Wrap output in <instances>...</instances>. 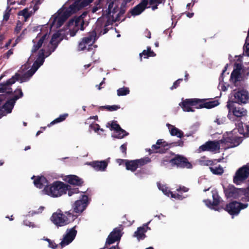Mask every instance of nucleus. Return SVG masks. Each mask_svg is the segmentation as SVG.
<instances>
[{
	"instance_id": "c9c22d12",
	"label": "nucleus",
	"mask_w": 249,
	"mask_h": 249,
	"mask_svg": "<svg viewBox=\"0 0 249 249\" xmlns=\"http://www.w3.org/2000/svg\"><path fill=\"white\" fill-rule=\"evenodd\" d=\"M210 171L215 175H221L224 172L223 168L220 165L213 166L209 167Z\"/></svg>"
},
{
	"instance_id": "09e8293b",
	"label": "nucleus",
	"mask_w": 249,
	"mask_h": 249,
	"mask_svg": "<svg viewBox=\"0 0 249 249\" xmlns=\"http://www.w3.org/2000/svg\"><path fill=\"white\" fill-rule=\"evenodd\" d=\"M23 224L26 226H28L29 227L34 228L36 227L35 225L32 223L31 222H30L28 220H24L23 221Z\"/></svg>"
},
{
	"instance_id": "ea45409f",
	"label": "nucleus",
	"mask_w": 249,
	"mask_h": 249,
	"mask_svg": "<svg viewBox=\"0 0 249 249\" xmlns=\"http://www.w3.org/2000/svg\"><path fill=\"white\" fill-rule=\"evenodd\" d=\"M227 119L225 116L222 115H218L214 120V123H216L218 125L224 124L226 123Z\"/></svg>"
},
{
	"instance_id": "473e14b6",
	"label": "nucleus",
	"mask_w": 249,
	"mask_h": 249,
	"mask_svg": "<svg viewBox=\"0 0 249 249\" xmlns=\"http://www.w3.org/2000/svg\"><path fill=\"white\" fill-rule=\"evenodd\" d=\"M219 105L217 101H209L204 104H199V107H197V108H212Z\"/></svg>"
},
{
	"instance_id": "7c9ffc66",
	"label": "nucleus",
	"mask_w": 249,
	"mask_h": 249,
	"mask_svg": "<svg viewBox=\"0 0 249 249\" xmlns=\"http://www.w3.org/2000/svg\"><path fill=\"white\" fill-rule=\"evenodd\" d=\"M65 180L70 184L74 185H80L83 183L82 180L75 175H69L65 178Z\"/></svg>"
},
{
	"instance_id": "7ed1b4c3",
	"label": "nucleus",
	"mask_w": 249,
	"mask_h": 249,
	"mask_svg": "<svg viewBox=\"0 0 249 249\" xmlns=\"http://www.w3.org/2000/svg\"><path fill=\"white\" fill-rule=\"evenodd\" d=\"M93 0H68L65 4L50 18L49 21L50 28H59L72 14L87 6Z\"/></svg>"
},
{
	"instance_id": "864d4df0",
	"label": "nucleus",
	"mask_w": 249,
	"mask_h": 249,
	"mask_svg": "<svg viewBox=\"0 0 249 249\" xmlns=\"http://www.w3.org/2000/svg\"><path fill=\"white\" fill-rule=\"evenodd\" d=\"M46 240H47L49 242V246L50 248L52 249H55L56 247H57V246L56 245L55 243H53V242H51L50 239H46Z\"/></svg>"
},
{
	"instance_id": "4468645a",
	"label": "nucleus",
	"mask_w": 249,
	"mask_h": 249,
	"mask_svg": "<svg viewBox=\"0 0 249 249\" xmlns=\"http://www.w3.org/2000/svg\"><path fill=\"white\" fill-rule=\"evenodd\" d=\"M89 203L87 196L82 195L79 199L72 205L73 211L76 213H82L87 207Z\"/></svg>"
},
{
	"instance_id": "052dcab7",
	"label": "nucleus",
	"mask_w": 249,
	"mask_h": 249,
	"mask_svg": "<svg viewBox=\"0 0 249 249\" xmlns=\"http://www.w3.org/2000/svg\"><path fill=\"white\" fill-rule=\"evenodd\" d=\"M12 54H13V51L12 50H9L6 53L7 57L8 58L9 57V56Z\"/></svg>"
},
{
	"instance_id": "e2e57ef3",
	"label": "nucleus",
	"mask_w": 249,
	"mask_h": 249,
	"mask_svg": "<svg viewBox=\"0 0 249 249\" xmlns=\"http://www.w3.org/2000/svg\"><path fill=\"white\" fill-rule=\"evenodd\" d=\"M165 216L164 215H163L162 214H159V215H155V217H157L159 219H161V217H164Z\"/></svg>"
},
{
	"instance_id": "20e7f679",
	"label": "nucleus",
	"mask_w": 249,
	"mask_h": 249,
	"mask_svg": "<svg viewBox=\"0 0 249 249\" xmlns=\"http://www.w3.org/2000/svg\"><path fill=\"white\" fill-rule=\"evenodd\" d=\"M68 185L62 182L55 181L50 185L44 188L42 193L52 197H58L67 193Z\"/></svg>"
},
{
	"instance_id": "6e6552de",
	"label": "nucleus",
	"mask_w": 249,
	"mask_h": 249,
	"mask_svg": "<svg viewBox=\"0 0 249 249\" xmlns=\"http://www.w3.org/2000/svg\"><path fill=\"white\" fill-rule=\"evenodd\" d=\"M227 107L229 109L228 118L232 121H234V117L241 118L247 115V111L246 109L241 107H235L233 102L229 100L227 102Z\"/></svg>"
},
{
	"instance_id": "338daca9",
	"label": "nucleus",
	"mask_w": 249,
	"mask_h": 249,
	"mask_svg": "<svg viewBox=\"0 0 249 249\" xmlns=\"http://www.w3.org/2000/svg\"><path fill=\"white\" fill-rule=\"evenodd\" d=\"M183 142L182 141H179L178 142V145L182 146L183 145Z\"/></svg>"
},
{
	"instance_id": "5fc2aeb1",
	"label": "nucleus",
	"mask_w": 249,
	"mask_h": 249,
	"mask_svg": "<svg viewBox=\"0 0 249 249\" xmlns=\"http://www.w3.org/2000/svg\"><path fill=\"white\" fill-rule=\"evenodd\" d=\"M178 192L182 191L183 192H187L188 191V189L185 187H179L177 189Z\"/></svg>"
},
{
	"instance_id": "58836bf2",
	"label": "nucleus",
	"mask_w": 249,
	"mask_h": 249,
	"mask_svg": "<svg viewBox=\"0 0 249 249\" xmlns=\"http://www.w3.org/2000/svg\"><path fill=\"white\" fill-rule=\"evenodd\" d=\"M129 89L127 87L119 88L117 90V94L119 96H125L129 93Z\"/></svg>"
},
{
	"instance_id": "393cba45",
	"label": "nucleus",
	"mask_w": 249,
	"mask_h": 249,
	"mask_svg": "<svg viewBox=\"0 0 249 249\" xmlns=\"http://www.w3.org/2000/svg\"><path fill=\"white\" fill-rule=\"evenodd\" d=\"M157 185L159 189L161 190L164 195L168 196H169L170 195H171V197L178 200H182L183 198L186 197V196H182L179 194H173L169 190H168V188L164 185L158 183Z\"/></svg>"
},
{
	"instance_id": "4c0bfd02",
	"label": "nucleus",
	"mask_w": 249,
	"mask_h": 249,
	"mask_svg": "<svg viewBox=\"0 0 249 249\" xmlns=\"http://www.w3.org/2000/svg\"><path fill=\"white\" fill-rule=\"evenodd\" d=\"M242 201H249V186L246 188H242Z\"/></svg>"
},
{
	"instance_id": "aec40b11",
	"label": "nucleus",
	"mask_w": 249,
	"mask_h": 249,
	"mask_svg": "<svg viewBox=\"0 0 249 249\" xmlns=\"http://www.w3.org/2000/svg\"><path fill=\"white\" fill-rule=\"evenodd\" d=\"M212 196L213 198V203L209 200H204L205 204L210 208L213 209L215 211H219L220 209L217 207V206L220 204L221 198L217 194V192L215 190L212 191Z\"/></svg>"
},
{
	"instance_id": "f257e3e1",
	"label": "nucleus",
	"mask_w": 249,
	"mask_h": 249,
	"mask_svg": "<svg viewBox=\"0 0 249 249\" xmlns=\"http://www.w3.org/2000/svg\"><path fill=\"white\" fill-rule=\"evenodd\" d=\"M47 28L45 25L38 26L33 28V32H39L32 42L33 46L31 50V54L28 61H32L36 59L32 68L22 76L18 73H16L11 78L8 80L6 83L0 84V93H10L12 92L11 86L16 81L20 83L26 82L33 76L38 69L43 65L45 58L48 57L53 52L58 45L57 38L59 36H63L62 31L53 35L51 40L50 32L48 30L44 31Z\"/></svg>"
},
{
	"instance_id": "a19ab883",
	"label": "nucleus",
	"mask_w": 249,
	"mask_h": 249,
	"mask_svg": "<svg viewBox=\"0 0 249 249\" xmlns=\"http://www.w3.org/2000/svg\"><path fill=\"white\" fill-rule=\"evenodd\" d=\"M89 127L90 129L93 130L95 132L97 133L99 135H101V132L104 131V130L100 128L99 125L97 124H90Z\"/></svg>"
},
{
	"instance_id": "a18cd8bd",
	"label": "nucleus",
	"mask_w": 249,
	"mask_h": 249,
	"mask_svg": "<svg viewBox=\"0 0 249 249\" xmlns=\"http://www.w3.org/2000/svg\"><path fill=\"white\" fill-rule=\"evenodd\" d=\"M10 11L11 9H9V7H7L3 15V20L7 21L9 19Z\"/></svg>"
},
{
	"instance_id": "bb28decb",
	"label": "nucleus",
	"mask_w": 249,
	"mask_h": 249,
	"mask_svg": "<svg viewBox=\"0 0 249 249\" xmlns=\"http://www.w3.org/2000/svg\"><path fill=\"white\" fill-rule=\"evenodd\" d=\"M148 0H142L141 2L134 7L131 11V15L136 16L141 14L146 8Z\"/></svg>"
},
{
	"instance_id": "c85d7f7f",
	"label": "nucleus",
	"mask_w": 249,
	"mask_h": 249,
	"mask_svg": "<svg viewBox=\"0 0 249 249\" xmlns=\"http://www.w3.org/2000/svg\"><path fill=\"white\" fill-rule=\"evenodd\" d=\"M150 222V221L144 224L143 226L138 228L137 230L134 232V236L137 237L138 240L144 239L145 237V233L148 229H150L148 227Z\"/></svg>"
},
{
	"instance_id": "412c9836",
	"label": "nucleus",
	"mask_w": 249,
	"mask_h": 249,
	"mask_svg": "<svg viewBox=\"0 0 249 249\" xmlns=\"http://www.w3.org/2000/svg\"><path fill=\"white\" fill-rule=\"evenodd\" d=\"M170 163L178 167L191 168L192 165L187 159L181 156H177L170 160Z\"/></svg>"
},
{
	"instance_id": "f03ea898",
	"label": "nucleus",
	"mask_w": 249,
	"mask_h": 249,
	"mask_svg": "<svg viewBox=\"0 0 249 249\" xmlns=\"http://www.w3.org/2000/svg\"><path fill=\"white\" fill-rule=\"evenodd\" d=\"M107 4V13L98 18L93 31L89 33L91 35H94L96 39L102 35L107 33L109 30L108 26L113 22L124 20V18L121 19V16L125 11L124 7H122L119 9L118 1L116 0H110L108 1Z\"/></svg>"
},
{
	"instance_id": "680f3d73",
	"label": "nucleus",
	"mask_w": 249,
	"mask_h": 249,
	"mask_svg": "<svg viewBox=\"0 0 249 249\" xmlns=\"http://www.w3.org/2000/svg\"><path fill=\"white\" fill-rule=\"evenodd\" d=\"M44 209V207H40L39 209H38V211L37 212H34V213H41Z\"/></svg>"
},
{
	"instance_id": "8fccbe9b",
	"label": "nucleus",
	"mask_w": 249,
	"mask_h": 249,
	"mask_svg": "<svg viewBox=\"0 0 249 249\" xmlns=\"http://www.w3.org/2000/svg\"><path fill=\"white\" fill-rule=\"evenodd\" d=\"M101 8L102 5L101 3H99L92 8V12L93 13H96L99 9H100Z\"/></svg>"
},
{
	"instance_id": "5701e85b",
	"label": "nucleus",
	"mask_w": 249,
	"mask_h": 249,
	"mask_svg": "<svg viewBox=\"0 0 249 249\" xmlns=\"http://www.w3.org/2000/svg\"><path fill=\"white\" fill-rule=\"evenodd\" d=\"M110 127L111 130H114L112 134V136L114 138L122 139L128 134L124 130L121 128L120 125L115 122L111 123Z\"/></svg>"
},
{
	"instance_id": "9b49d317",
	"label": "nucleus",
	"mask_w": 249,
	"mask_h": 249,
	"mask_svg": "<svg viewBox=\"0 0 249 249\" xmlns=\"http://www.w3.org/2000/svg\"><path fill=\"white\" fill-rule=\"evenodd\" d=\"M248 206V203H242L235 201L228 204L226 210L233 217L234 216L237 215L241 210L247 208Z\"/></svg>"
},
{
	"instance_id": "6ab92c4d",
	"label": "nucleus",
	"mask_w": 249,
	"mask_h": 249,
	"mask_svg": "<svg viewBox=\"0 0 249 249\" xmlns=\"http://www.w3.org/2000/svg\"><path fill=\"white\" fill-rule=\"evenodd\" d=\"M202 101V100L199 99H186L180 103L179 106L184 111H194L192 106H195L196 108L197 107H199V103H201Z\"/></svg>"
},
{
	"instance_id": "37998d69",
	"label": "nucleus",
	"mask_w": 249,
	"mask_h": 249,
	"mask_svg": "<svg viewBox=\"0 0 249 249\" xmlns=\"http://www.w3.org/2000/svg\"><path fill=\"white\" fill-rule=\"evenodd\" d=\"M69 187V186L68 185V189L67 191H68L67 194L69 196H71L74 194L78 193L79 190L78 188L70 189Z\"/></svg>"
},
{
	"instance_id": "49530a36",
	"label": "nucleus",
	"mask_w": 249,
	"mask_h": 249,
	"mask_svg": "<svg viewBox=\"0 0 249 249\" xmlns=\"http://www.w3.org/2000/svg\"><path fill=\"white\" fill-rule=\"evenodd\" d=\"M182 81V79H178L174 83L173 86L170 88V89L173 90V89H176L179 86V84Z\"/></svg>"
},
{
	"instance_id": "a878e982",
	"label": "nucleus",
	"mask_w": 249,
	"mask_h": 249,
	"mask_svg": "<svg viewBox=\"0 0 249 249\" xmlns=\"http://www.w3.org/2000/svg\"><path fill=\"white\" fill-rule=\"evenodd\" d=\"M108 160L93 161L88 163L97 171H105L108 165Z\"/></svg>"
},
{
	"instance_id": "39448f33",
	"label": "nucleus",
	"mask_w": 249,
	"mask_h": 249,
	"mask_svg": "<svg viewBox=\"0 0 249 249\" xmlns=\"http://www.w3.org/2000/svg\"><path fill=\"white\" fill-rule=\"evenodd\" d=\"M87 16V12H84L81 16L71 20L68 24L70 36H74L79 30L83 31L88 25V23L85 19Z\"/></svg>"
},
{
	"instance_id": "6e6d98bb",
	"label": "nucleus",
	"mask_w": 249,
	"mask_h": 249,
	"mask_svg": "<svg viewBox=\"0 0 249 249\" xmlns=\"http://www.w3.org/2000/svg\"><path fill=\"white\" fill-rule=\"evenodd\" d=\"M164 142H164L162 139H159L157 141L156 143L157 144L160 146V145H161V144H163V143Z\"/></svg>"
},
{
	"instance_id": "f704fd0d",
	"label": "nucleus",
	"mask_w": 249,
	"mask_h": 249,
	"mask_svg": "<svg viewBox=\"0 0 249 249\" xmlns=\"http://www.w3.org/2000/svg\"><path fill=\"white\" fill-rule=\"evenodd\" d=\"M144 56V58H147L149 57L155 56L156 55L155 53L151 50L150 47H147L146 50H143L142 53H140V57L141 60H142V56Z\"/></svg>"
},
{
	"instance_id": "de8ad7c7",
	"label": "nucleus",
	"mask_w": 249,
	"mask_h": 249,
	"mask_svg": "<svg viewBox=\"0 0 249 249\" xmlns=\"http://www.w3.org/2000/svg\"><path fill=\"white\" fill-rule=\"evenodd\" d=\"M106 108H107L109 111H114L120 108V107L117 105H113V106H107L105 107Z\"/></svg>"
},
{
	"instance_id": "a211bd4d",
	"label": "nucleus",
	"mask_w": 249,
	"mask_h": 249,
	"mask_svg": "<svg viewBox=\"0 0 249 249\" xmlns=\"http://www.w3.org/2000/svg\"><path fill=\"white\" fill-rule=\"evenodd\" d=\"M242 65L240 64H236L235 68L231 73L230 80L234 83L235 86H238V83L244 79L241 74Z\"/></svg>"
},
{
	"instance_id": "3c124183",
	"label": "nucleus",
	"mask_w": 249,
	"mask_h": 249,
	"mask_svg": "<svg viewBox=\"0 0 249 249\" xmlns=\"http://www.w3.org/2000/svg\"><path fill=\"white\" fill-rule=\"evenodd\" d=\"M126 146H127V143H125L123 144H122L121 146H120V150L121 151H122V152L124 154H126Z\"/></svg>"
},
{
	"instance_id": "4be33fe9",
	"label": "nucleus",
	"mask_w": 249,
	"mask_h": 249,
	"mask_svg": "<svg viewBox=\"0 0 249 249\" xmlns=\"http://www.w3.org/2000/svg\"><path fill=\"white\" fill-rule=\"evenodd\" d=\"M122 236V234L120 228H115L108 236L106 244L109 245L114 243L115 242L120 241Z\"/></svg>"
},
{
	"instance_id": "2f4dec72",
	"label": "nucleus",
	"mask_w": 249,
	"mask_h": 249,
	"mask_svg": "<svg viewBox=\"0 0 249 249\" xmlns=\"http://www.w3.org/2000/svg\"><path fill=\"white\" fill-rule=\"evenodd\" d=\"M226 71V67L224 68V69L222 71V73L219 78V85L218 88L220 90L223 91H226L227 90L228 88L229 87V85L224 82V73Z\"/></svg>"
},
{
	"instance_id": "1a4fd4ad",
	"label": "nucleus",
	"mask_w": 249,
	"mask_h": 249,
	"mask_svg": "<svg viewBox=\"0 0 249 249\" xmlns=\"http://www.w3.org/2000/svg\"><path fill=\"white\" fill-rule=\"evenodd\" d=\"M15 93L16 95L14 97L8 100L0 108V117L11 113L16 101L23 96L21 89L16 90Z\"/></svg>"
},
{
	"instance_id": "bf43d9fd",
	"label": "nucleus",
	"mask_w": 249,
	"mask_h": 249,
	"mask_svg": "<svg viewBox=\"0 0 249 249\" xmlns=\"http://www.w3.org/2000/svg\"><path fill=\"white\" fill-rule=\"evenodd\" d=\"M5 98V95H4V94L0 95V106L1 105L2 100H3Z\"/></svg>"
},
{
	"instance_id": "f3484780",
	"label": "nucleus",
	"mask_w": 249,
	"mask_h": 249,
	"mask_svg": "<svg viewBox=\"0 0 249 249\" xmlns=\"http://www.w3.org/2000/svg\"><path fill=\"white\" fill-rule=\"evenodd\" d=\"M96 39L94 38V35H91L90 33L86 37H84L78 45L79 50H84L87 49L90 51L92 49L93 43ZM95 47V46H93Z\"/></svg>"
},
{
	"instance_id": "cd10ccee",
	"label": "nucleus",
	"mask_w": 249,
	"mask_h": 249,
	"mask_svg": "<svg viewBox=\"0 0 249 249\" xmlns=\"http://www.w3.org/2000/svg\"><path fill=\"white\" fill-rule=\"evenodd\" d=\"M32 179H34V184L35 186L39 189L45 188L48 184L47 179L43 176H33Z\"/></svg>"
},
{
	"instance_id": "dca6fc26",
	"label": "nucleus",
	"mask_w": 249,
	"mask_h": 249,
	"mask_svg": "<svg viewBox=\"0 0 249 249\" xmlns=\"http://www.w3.org/2000/svg\"><path fill=\"white\" fill-rule=\"evenodd\" d=\"M242 188H236L232 185H229L224 188L226 196L229 198L238 199L241 200Z\"/></svg>"
},
{
	"instance_id": "0e129e2a",
	"label": "nucleus",
	"mask_w": 249,
	"mask_h": 249,
	"mask_svg": "<svg viewBox=\"0 0 249 249\" xmlns=\"http://www.w3.org/2000/svg\"><path fill=\"white\" fill-rule=\"evenodd\" d=\"M145 34H146L145 36L147 37H148L149 38H150L151 37V33L149 31H147Z\"/></svg>"
},
{
	"instance_id": "ddd939ff",
	"label": "nucleus",
	"mask_w": 249,
	"mask_h": 249,
	"mask_svg": "<svg viewBox=\"0 0 249 249\" xmlns=\"http://www.w3.org/2000/svg\"><path fill=\"white\" fill-rule=\"evenodd\" d=\"M150 160L149 158H145L132 160H126L125 166L127 170L131 172H134L138 168L141 167L142 166L149 162Z\"/></svg>"
},
{
	"instance_id": "69168bd1",
	"label": "nucleus",
	"mask_w": 249,
	"mask_h": 249,
	"mask_svg": "<svg viewBox=\"0 0 249 249\" xmlns=\"http://www.w3.org/2000/svg\"><path fill=\"white\" fill-rule=\"evenodd\" d=\"M194 15V13H188L187 14V16L188 18H192Z\"/></svg>"
},
{
	"instance_id": "13d9d810",
	"label": "nucleus",
	"mask_w": 249,
	"mask_h": 249,
	"mask_svg": "<svg viewBox=\"0 0 249 249\" xmlns=\"http://www.w3.org/2000/svg\"><path fill=\"white\" fill-rule=\"evenodd\" d=\"M126 160H122V159H117L116 160V161L119 164V165H121V164L123 163V162H125Z\"/></svg>"
},
{
	"instance_id": "603ef678",
	"label": "nucleus",
	"mask_w": 249,
	"mask_h": 249,
	"mask_svg": "<svg viewBox=\"0 0 249 249\" xmlns=\"http://www.w3.org/2000/svg\"><path fill=\"white\" fill-rule=\"evenodd\" d=\"M22 27V23L20 21H18L17 23V26L15 28V32L17 33H18L20 31V30L21 29Z\"/></svg>"
},
{
	"instance_id": "e433bc0d",
	"label": "nucleus",
	"mask_w": 249,
	"mask_h": 249,
	"mask_svg": "<svg viewBox=\"0 0 249 249\" xmlns=\"http://www.w3.org/2000/svg\"><path fill=\"white\" fill-rule=\"evenodd\" d=\"M68 116V114L67 113L60 115L58 118L54 119L53 121L51 122L49 124H48V126L50 127L51 125H53L54 124L60 123L64 120H65L66 117Z\"/></svg>"
},
{
	"instance_id": "c756f323",
	"label": "nucleus",
	"mask_w": 249,
	"mask_h": 249,
	"mask_svg": "<svg viewBox=\"0 0 249 249\" xmlns=\"http://www.w3.org/2000/svg\"><path fill=\"white\" fill-rule=\"evenodd\" d=\"M166 126L171 136H176L179 138L183 137V132L181 130L169 124H167Z\"/></svg>"
},
{
	"instance_id": "774afa93",
	"label": "nucleus",
	"mask_w": 249,
	"mask_h": 249,
	"mask_svg": "<svg viewBox=\"0 0 249 249\" xmlns=\"http://www.w3.org/2000/svg\"><path fill=\"white\" fill-rule=\"evenodd\" d=\"M116 248L118 249L119 248L118 246H113L111 247L109 249H116Z\"/></svg>"
},
{
	"instance_id": "2eb2a0df",
	"label": "nucleus",
	"mask_w": 249,
	"mask_h": 249,
	"mask_svg": "<svg viewBox=\"0 0 249 249\" xmlns=\"http://www.w3.org/2000/svg\"><path fill=\"white\" fill-rule=\"evenodd\" d=\"M75 228L76 226L66 230L65 233L63 235L62 241L60 243L61 248L68 245L73 241L77 234V231L75 230Z\"/></svg>"
},
{
	"instance_id": "423d86ee",
	"label": "nucleus",
	"mask_w": 249,
	"mask_h": 249,
	"mask_svg": "<svg viewBox=\"0 0 249 249\" xmlns=\"http://www.w3.org/2000/svg\"><path fill=\"white\" fill-rule=\"evenodd\" d=\"M236 131L240 134L244 135L245 131L242 122H240L236 124V128L233 131L228 133L227 137L224 135L223 139L221 140V142L230 143L231 144L230 147L238 146L241 142L242 139L241 137L233 135V133H236Z\"/></svg>"
},
{
	"instance_id": "f8f14e48",
	"label": "nucleus",
	"mask_w": 249,
	"mask_h": 249,
	"mask_svg": "<svg viewBox=\"0 0 249 249\" xmlns=\"http://www.w3.org/2000/svg\"><path fill=\"white\" fill-rule=\"evenodd\" d=\"M231 99L234 103L245 104L249 99V93L246 90H240L231 93Z\"/></svg>"
},
{
	"instance_id": "72a5a7b5",
	"label": "nucleus",
	"mask_w": 249,
	"mask_h": 249,
	"mask_svg": "<svg viewBox=\"0 0 249 249\" xmlns=\"http://www.w3.org/2000/svg\"><path fill=\"white\" fill-rule=\"evenodd\" d=\"M33 14L32 10H30L28 8H24L23 10L20 11L18 15L19 16H22L24 18V21H26L27 19L30 17Z\"/></svg>"
},
{
	"instance_id": "4d7b16f0",
	"label": "nucleus",
	"mask_w": 249,
	"mask_h": 249,
	"mask_svg": "<svg viewBox=\"0 0 249 249\" xmlns=\"http://www.w3.org/2000/svg\"><path fill=\"white\" fill-rule=\"evenodd\" d=\"M160 147V146L158 145V144H157V143L156 144H153L152 146V150H157Z\"/></svg>"
},
{
	"instance_id": "b1692460",
	"label": "nucleus",
	"mask_w": 249,
	"mask_h": 249,
	"mask_svg": "<svg viewBox=\"0 0 249 249\" xmlns=\"http://www.w3.org/2000/svg\"><path fill=\"white\" fill-rule=\"evenodd\" d=\"M220 148L219 143L217 142L210 141L200 146L199 148V152L209 151L216 152Z\"/></svg>"
},
{
	"instance_id": "c03bdc74",
	"label": "nucleus",
	"mask_w": 249,
	"mask_h": 249,
	"mask_svg": "<svg viewBox=\"0 0 249 249\" xmlns=\"http://www.w3.org/2000/svg\"><path fill=\"white\" fill-rule=\"evenodd\" d=\"M200 164L203 166H210L213 164V161L210 160H200Z\"/></svg>"
},
{
	"instance_id": "79ce46f5",
	"label": "nucleus",
	"mask_w": 249,
	"mask_h": 249,
	"mask_svg": "<svg viewBox=\"0 0 249 249\" xmlns=\"http://www.w3.org/2000/svg\"><path fill=\"white\" fill-rule=\"evenodd\" d=\"M162 0H149V3L150 5L156 4L155 6H153L152 9L153 10H155L157 8V5L161 3Z\"/></svg>"
},
{
	"instance_id": "9d476101",
	"label": "nucleus",
	"mask_w": 249,
	"mask_h": 249,
	"mask_svg": "<svg viewBox=\"0 0 249 249\" xmlns=\"http://www.w3.org/2000/svg\"><path fill=\"white\" fill-rule=\"evenodd\" d=\"M249 176V163L240 168L235 173L233 182L237 185L243 182Z\"/></svg>"
},
{
	"instance_id": "0eeeda50",
	"label": "nucleus",
	"mask_w": 249,
	"mask_h": 249,
	"mask_svg": "<svg viewBox=\"0 0 249 249\" xmlns=\"http://www.w3.org/2000/svg\"><path fill=\"white\" fill-rule=\"evenodd\" d=\"M75 218L76 216L68 211L64 213L60 212L54 213L51 217V220L56 226L62 227L68 224Z\"/></svg>"
}]
</instances>
